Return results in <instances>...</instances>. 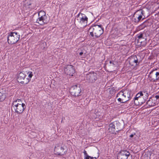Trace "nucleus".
Instances as JSON below:
<instances>
[{
	"mask_svg": "<svg viewBox=\"0 0 159 159\" xmlns=\"http://www.w3.org/2000/svg\"><path fill=\"white\" fill-rule=\"evenodd\" d=\"M154 70H152L150 72L149 77L151 79V80L154 81L158 79L159 77V72H157L156 73L154 72Z\"/></svg>",
	"mask_w": 159,
	"mask_h": 159,
	"instance_id": "nucleus-14",
	"label": "nucleus"
},
{
	"mask_svg": "<svg viewBox=\"0 0 159 159\" xmlns=\"http://www.w3.org/2000/svg\"><path fill=\"white\" fill-rule=\"evenodd\" d=\"M146 105H148L149 107H153L155 105V101L150 98L147 102Z\"/></svg>",
	"mask_w": 159,
	"mask_h": 159,
	"instance_id": "nucleus-19",
	"label": "nucleus"
},
{
	"mask_svg": "<svg viewBox=\"0 0 159 159\" xmlns=\"http://www.w3.org/2000/svg\"><path fill=\"white\" fill-rule=\"evenodd\" d=\"M130 155V152L126 150H121L118 153L117 159H127Z\"/></svg>",
	"mask_w": 159,
	"mask_h": 159,
	"instance_id": "nucleus-12",
	"label": "nucleus"
},
{
	"mask_svg": "<svg viewBox=\"0 0 159 159\" xmlns=\"http://www.w3.org/2000/svg\"><path fill=\"white\" fill-rule=\"evenodd\" d=\"M135 135V133H134V134H131L130 135L129 137L131 138H132L134 137V135Z\"/></svg>",
	"mask_w": 159,
	"mask_h": 159,
	"instance_id": "nucleus-32",
	"label": "nucleus"
},
{
	"mask_svg": "<svg viewBox=\"0 0 159 159\" xmlns=\"http://www.w3.org/2000/svg\"><path fill=\"white\" fill-rule=\"evenodd\" d=\"M146 101V100H145V99L142 97H140L138 99H137V101H134V103L135 105L136 106H141Z\"/></svg>",
	"mask_w": 159,
	"mask_h": 159,
	"instance_id": "nucleus-17",
	"label": "nucleus"
},
{
	"mask_svg": "<svg viewBox=\"0 0 159 159\" xmlns=\"http://www.w3.org/2000/svg\"><path fill=\"white\" fill-rule=\"evenodd\" d=\"M148 21V20H146L141 24L139 26V28L140 30H142L144 29L146 26V25H145V23Z\"/></svg>",
	"mask_w": 159,
	"mask_h": 159,
	"instance_id": "nucleus-26",
	"label": "nucleus"
},
{
	"mask_svg": "<svg viewBox=\"0 0 159 159\" xmlns=\"http://www.w3.org/2000/svg\"><path fill=\"white\" fill-rule=\"evenodd\" d=\"M155 98H156V99H159V95H156L155 96Z\"/></svg>",
	"mask_w": 159,
	"mask_h": 159,
	"instance_id": "nucleus-33",
	"label": "nucleus"
},
{
	"mask_svg": "<svg viewBox=\"0 0 159 159\" xmlns=\"http://www.w3.org/2000/svg\"><path fill=\"white\" fill-rule=\"evenodd\" d=\"M90 34L92 37L94 36L98 38L104 33V28L101 25H92L89 30Z\"/></svg>",
	"mask_w": 159,
	"mask_h": 159,
	"instance_id": "nucleus-1",
	"label": "nucleus"
},
{
	"mask_svg": "<svg viewBox=\"0 0 159 159\" xmlns=\"http://www.w3.org/2000/svg\"><path fill=\"white\" fill-rule=\"evenodd\" d=\"M7 96L6 90L3 89H0V102L3 101Z\"/></svg>",
	"mask_w": 159,
	"mask_h": 159,
	"instance_id": "nucleus-15",
	"label": "nucleus"
},
{
	"mask_svg": "<svg viewBox=\"0 0 159 159\" xmlns=\"http://www.w3.org/2000/svg\"><path fill=\"white\" fill-rule=\"evenodd\" d=\"M142 93L141 91L139 92L136 94L135 97L134 98L133 100H134V101H137V99H138L139 98L142 97Z\"/></svg>",
	"mask_w": 159,
	"mask_h": 159,
	"instance_id": "nucleus-25",
	"label": "nucleus"
},
{
	"mask_svg": "<svg viewBox=\"0 0 159 159\" xmlns=\"http://www.w3.org/2000/svg\"><path fill=\"white\" fill-rule=\"evenodd\" d=\"M80 13H79V14L77 15V17H78L79 16H80Z\"/></svg>",
	"mask_w": 159,
	"mask_h": 159,
	"instance_id": "nucleus-35",
	"label": "nucleus"
},
{
	"mask_svg": "<svg viewBox=\"0 0 159 159\" xmlns=\"http://www.w3.org/2000/svg\"><path fill=\"white\" fill-rule=\"evenodd\" d=\"M108 131L109 132L112 134H116V130L113 122L110 123L109 125Z\"/></svg>",
	"mask_w": 159,
	"mask_h": 159,
	"instance_id": "nucleus-18",
	"label": "nucleus"
},
{
	"mask_svg": "<svg viewBox=\"0 0 159 159\" xmlns=\"http://www.w3.org/2000/svg\"><path fill=\"white\" fill-rule=\"evenodd\" d=\"M137 38L138 39V42L141 43L143 42L146 41L147 40L146 34L144 33H140L137 34L136 36V39H137Z\"/></svg>",
	"mask_w": 159,
	"mask_h": 159,
	"instance_id": "nucleus-13",
	"label": "nucleus"
},
{
	"mask_svg": "<svg viewBox=\"0 0 159 159\" xmlns=\"http://www.w3.org/2000/svg\"><path fill=\"white\" fill-rule=\"evenodd\" d=\"M144 11L140 9L136 11L132 17V21L135 23H138L141 20L144 19L145 16H144Z\"/></svg>",
	"mask_w": 159,
	"mask_h": 159,
	"instance_id": "nucleus-3",
	"label": "nucleus"
},
{
	"mask_svg": "<svg viewBox=\"0 0 159 159\" xmlns=\"http://www.w3.org/2000/svg\"><path fill=\"white\" fill-rule=\"evenodd\" d=\"M113 123L116 129V132H118L122 129V125L118 121H115L113 122Z\"/></svg>",
	"mask_w": 159,
	"mask_h": 159,
	"instance_id": "nucleus-16",
	"label": "nucleus"
},
{
	"mask_svg": "<svg viewBox=\"0 0 159 159\" xmlns=\"http://www.w3.org/2000/svg\"><path fill=\"white\" fill-rule=\"evenodd\" d=\"M117 100L118 101V102L120 103V104H120V103H125L126 102H127L129 100V99L126 100H125V99H124V98H121L120 97H119V98H118Z\"/></svg>",
	"mask_w": 159,
	"mask_h": 159,
	"instance_id": "nucleus-24",
	"label": "nucleus"
},
{
	"mask_svg": "<svg viewBox=\"0 0 159 159\" xmlns=\"http://www.w3.org/2000/svg\"><path fill=\"white\" fill-rule=\"evenodd\" d=\"M142 93V97L145 99V100H147L148 99V96H149L148 93V92L145 91L143 90L141 91Z\"/></svg>",
	"mask_w": 159,
	"mask_h": 159,
	"instance_id": "nucleus-22",
	"label": "nucleus"
},
{
	"mask_svg": "<svg viewBox=\"0 0 159 159\" xmlns=\"http://www.w3.org/2000/svg\"><path fill=\"white\" fill-rule=\"evenodd\" d=\"M20 35L17 32H13L8 33L7 40L9 44H13L16 43L19 40Z\"/></svg>",
	"mask_w": 159,
	"mask_h": 159,
	"instance_id": "nucleus-2",
	"label": "nucleus"
},
{
	"mask_svg": "<svg viewBox=\"0 0 159 159\" xmlns=\"http://www.w3.org/2000/svg\"><path fill=\"white\" fill-rule=\"evenodd\" d=\"M97 79L98 75L94 71L90 72L86 75V79L89 83H93Z\"/></svg>",
	"mask_w": 159,
	"mask_h": 159,
	"instance_id": "nucleus-8",
	"label": "nucleus"
},
{
	"mask_svg": "<svg viewBox=\"0 0 159 159\" xmlns=\"http://www.w3.org/2000/svg\"><path fill=\"white\" fill-rule=\"evenodd\" d=\"M109 91V93L112 95H114L116 92V90L115 89L114 87H112L110 89Z\"/></svg>",
	"mask_w": 159,
	"mask_h": 159,
	"instance_id": "nucleus-27",
	"label": "nucleus"
},
{
	"mask_svg": "<svg viewBox=\"0 0 159 159\" xmlns=\"http://www.w3.org/2000/svg\"><path fill=\"white\" fill-rule=\"evenodd\" d=\"M83 153L84 155V159H87V158L89 157V155L85 150H84Z\"/></svg>",
	"mask_w": 159,
	"mask_h": 159,
	"instance_id": "nucleus-28",
	"label": "nucleus"
},
{
	"mask_svg": "<svg viewBox=\"0 0 159 159\" xmlns=\"http://www.w3.org/2000/svg\"><path fill=\"white\" fill-rule=\"evenodd\" d=\"M65 149L64 146H60L59 144H56L54 148L55 154L56 155L62 156L66 153V151H64Z\"/></svg>",
	"mask_w": 159,
	"mask_h": 159,
	"instance_id": "nucleus-9",
	"label": "nucleus"
},
{
	"mask_svg": "<svg viewBox=\"0 0 159 159\" xmlns=\"http://www.w3.org/2000/svg\"><path fill=\"white\" fill-rule=\"evenodd\" d=\"M26 106L25 104L24 103H16L15 102H12L11 107V110L13 109L14 110V112L17 114L22 113L24 110L25 109Z\"/></svg>",
	"mask_w": 159,
	"mask_h": 159,
	"instance_id": "nucleus-4",
	"label": "nucleus"
},
{
	"mask_svg": "<svg viewBox=\"0 0 159 159\" xmlns=\"http://www.w3.org/2000/svg\"><path fill=\"white\" fill-rule=\"evenodd\" d=\"M123 91L125 96H126V97H127L128 99H129V100L131 98V91L128 89Z\"/></svg>",
	"mask_w": 159,
	"mask_h": 159,
	"instance_id": "nucleus-21",
	"label": "nucleus"
},
{
	"mask_svg": "<svg viewBox=\"0 0 159 159\" xmlns=\"http://www.w3.org/2000/svg\"><path fill=\"white\" fill-rule=\"evenodd\" d=\"M26 76V75L23 72H20L18 74L17 77L18 82L22 84H28L31 80V79L28 78L25 79Z\"/></svg>",
	"mask_w": 159,
	"mask_h": 159,
	"instance_id": "nucleus-7",
	"label": "nucleus"
},
{
	"mask_svg": "<svg viewBox=\"0 0 159 159\" xmlns=\"http://www.w3.org/2000/svg\"><path fill=\"white\" fill-rule=\"evenodd\" d=\"M70 92L71 95L75 97L80 96L82 94L80 87L78 85L72 86L70 89Z\"/></svg>",
	"mask_w": 159,
	"mask_h": 159,
	"instance_id": "nucleus-6",
	"label": "nucleus"
},
{
	"mask_svg": "<svg viewBox=\"0 0 159 159\" xmlns=\"http://www.w3.org/2000/svg\"><path fill=\"white\" fill-rule=\"evenodd\" d=\"M80 14L81 15L82 17L80 19V22L82 23H84L85 22L87 23L88 20V17L84 14L80 13Z\"/></svg>",
	"mask_w": 159,
	"mask_h": 159,
	"instance_id": "nucleus-20",
	"label": "nucleus"
},
{
	"mask_svg": "<svg viewBox=\"0 0 159 159\" xmlns=\"http://www.w3.org/2000/svg\"><path fill=\"white\" fill-rule=\"evenodd\" d=\"M83 54V52H80L79 55L80 56H81L82 54Z\"/></svg>",
	"mask_w": 159,
	"mask_h": 159,
	"instance_id": "nucleus-34",
	"label": "nucleus"
},
{
	"mask_svg": "<svg viewBox=\"0 0 159 159\" xmlns=\"http://www.w3.org/2000/svg\"><path fill=\"white\" fill-rule=\"evenodd\" d=\"M152 78H154L153 77V75L154 76V75H153V74H152Z\"/></svg>",
	"mask_w": 159,
	"mask_h": 159,
	"instance_id": "nucleus-36",
	"label": "nucleus"
},
{
	"mask_svg": "<svg viewBox=\"0 0 159 159\" xmlns=\"http://www.w3.org/2000/svg\"><path fill=\"white\" fill-rule=\"evenodd\" d=\"M39 17L37 19L36 22L39 24L40 25H43L48 23V21L47 20V16L46 13L44 11H41L38 13Z\"/></svg>",
	"mask_w": 159,
	"mask_h": 159,
	"instance_id": "nucleus-5",
	"label": "nucleus"
},
{
	"mask_svg": "<svg viewBox=\"0 0 159 159\" xmlns=\"http://www.w3.org/2000/svg\"><path fill=\"white\" fill-rule=\"evenodd\" d=\"M109 63L110 64H112L113 66H114L115 64L114 63V61H110Z\"/></svg>",
	"mask_w": 159,
	"mask_h": 159,
	"instance_id": "nucleus-31",
	"label": "nucleus"
},
{
	"mask_svg": "<svg viewBox=\"0 0 159 159\" xmlns=\"http://www.w3.org/2000/svg\"><path fill=\"white\" fill-rule=\"evenodd\" d=\"M120 97L121 98H126V96H125V95L123 93V91L121 90L117 94L116 96V98Z\"/></svg>",
	"mask_w": 159,
	"mask_h": 159,
	"instance_id": "nucleus-23",
	"label": "nucleus"
},
{
	"mask_svg": "<svg viewBox=\"0 0 159 159\" xmlns=\"http://www.w3.org/2000/svg\"><path fill=\"white\" fill-rule=\"evenodd\" d=\"M64 70L65 74L69 76H73L75 72V67L71 65L65 66Z\"/></svg>",
	"mask_w": 159,
	"mask_h": 159,
	"instance_id": "nucleus-10",
	"label": "nucleus"
},
{
	"mask_svg": "<svg viewBox=\"0 0 159 159\" xmlns=\"http://www.w3.org/2000/svg\"><path fill=\"white\" fill-rule=\"evenodd\" d=\"M27 74H28V77H29V78H28L30 79H31V78L33 76L32 72L31 71H29L28 72Z\"/></svg>",
	"mask_w": 159,
	"mask_h": 159,
	"instance_id": "nucleus-29",
	"label": "nucleus"
},
{
	"mask_svg": "<svg viewBox=\"0 0 159 159\" xmlns=\"http://www.w3.org/2000/svg\"><path fill=\"white\" fill-rule=\"evenodd\" d=\"M127 60L129 64L131 66H135L138 65L140 62L138 61V59L136 55L132 56L129 57Z\"/></svg>",
	"mask_w": 159,
	"mask_h": 159,
	"instance_id": "nucleus-11",
	"label": "nucleus"
},
{
	"mask_svg": "<svg viewBox=\"0 0 159 159\" xmlns=\"http://www.w3.org/2000/svg\"><path fill=\"white\" fill-rule=\"evenodd\" d=\"M15 102L16 103H22L21 102V100L20 99H17V100H14L13 102Z\"/></svg>",
	"mask_w": 159,
	"mask_h": 159,
	"instance_id": "nucleus-30",
	"label": "nucleus"
}]
</instances>
